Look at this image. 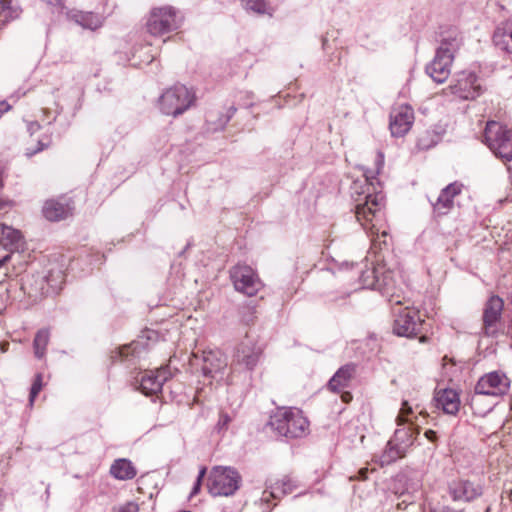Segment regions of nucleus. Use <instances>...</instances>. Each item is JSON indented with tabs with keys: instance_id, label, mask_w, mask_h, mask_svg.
<instances>
[{
	"instance_id": "c03bdc74",
	"label": "nucleus",
	"mask_w": 512,
	"mask_h": 512,
	"mask_svg": "<svg viewBox=\"0 0 512 512\" xmlns=\"http://www.w3.org/2000/svg\"><path fill=\"white\" fill-rule=\"evenodd\" d=\"M280 482L285 489L286 495L292 493L298 487L297 481L290 476H284Z\"/></svg>"
},
{
	"instance_id": "f3484780",
	"label": "nucleus",
	"mask_w": 512,
	"mask_h": 512,
	"mask_svg": "<svg viewBox=\"0 0 512 512\" xmlns=\"http://www.w3.org/2000/svg\"><path fill=\"white\" fill-rule=\"evenodd\" d=\"M504 307V302L499 296H491L485 303L483 311V331L486 336L497 334L499 322Z\"/></svg>"
},
{
	"instance_id": "7c9ffc66",
	"label": "nucleus",
	"mask_w": 512,
	"mask_h": 512,
	"mask_svg": "<svg viewBox=\"0 0 512 512\" xmlns=\"http://www.w3.org/2000/svg\"><path fill=\"white\" fill-rule=\"evenodd\" d=\"M492 40L494 45L500 50L507 53H512L511 36L509 33H504V28H502L500 25L496 27Z\"/></svg>"
},
{
	"instance_id": "393cba45",
	"label": "nucleus",
	"mask_w": 512,
	"mask_h": 512,
	"mask_svg": "<svg viewBox=\"0 0 512 512\" xmlns=\"http://www.w3.org/2000/svg\"><path fill=\"white\" fill-rule=\"evenodd\" d=\"M21 238L22 236L19 230L2 224V236L0 243L6 250H9L11 253H14L15 251L18 252L22 245Z\"/></svg>"
},
{
	"instance_id": "c756f323",
	"label": "nucleus",
	"mask_w": 512,
	"mask_h": 512,
	"mask_svg": "<svg viewBox=\"0 0 512 512\" xmlns=\"http://www.w3.org/2000/svg\"><path fill=\"white\" fill-rule=\"evenodd\" d=\"M380 271L381 265L373 266L363 270L359 277L362 287L366 289L377 290V282L379 281Z\"/></svg>"
},
{
	"instance_id": "a878e982",
	"label": "nucleus",
	"mask_w": 512,
	"mask_h": 512,
	"mask_svg": "<svg viewBox=\"0 0 512 512\" xmlns=\"http://www.w3.org/2000/svg\"><path fill=\"white\" fill-rule=\"evenodd\" d=\"M396 280L394 273L387 270L384 265H381L379 281L377 282V291L382 295L392 296L395 293Z\"/></svg>"
},
{
	"instance_id": "4be33fe9",
	"label": "nucleus",
	"mask_w": 512,
	"mask_h": 512,
	"mask_svg": "<svg viewBox=\"0 0 512 512\" xmlns=\"http://www.w3.org/2000/svg\"><path fill=\"white\" fill-rule=\"evenodd\" d=\"M438 407H441L444 413L456 415L460 408L459 394L454 389H444L439 391L435 397Z\"/></svg>"
},
{
	"instance_id": "f03ea898",
	"label": "nucleus",
	"mask_w": 512,
	"mask_h": 512,
	"mask_svg": "<svg viewBox=\"0 0 512 512\" xmlns=\"http://www.w3.org/2000/svg\"><path fill=\"white\" fill-rule=\"evenodd\" d=\"M309 421L297 408H277L265 425L277 437L296 439L305 436L308 432Z\"/></svg>"
},
{
	"instance_id": "423d86ee",
	"label": "nucleus",
	"mask_w": 512,
	"mask_h": 512,
	"mask_svg": "<svg viewBox=\"0 0 512 512\" xmlns=\"http://www.w3.org/2000/svg\"><path fill=\"white\" fill-rule=\"evenodd\" d=\"M241 476L232 467L215 466L209 473L207 488L212 496H231L240 487Z\"/></svg>"
},
{
	"instance_id": "864d4df0",
	"label": "nucleus",
	"mask_w": 512,
	"mask_h": 512,
	"mask_svg": "<svg viewBox=\"0 0 512 512\" xmlns=\"http://www.w3.org/2000/svg\"><path fill=\"white\" fill-rule=\"evenodd\" d=\"M139 345H140V341H132V342H130V344H129L130 352H136Z\"/></svg>"
},
{
	"instance_id": "473e14b6",
	"label": "nucleus",
	"mask_w": 512,
	"mask_h": 512,
	"mask_svg": "<svg viewBox=\"0 0 512 512\" xmlns=\"http://www.w3.org/2000/svg\"><path fill=\"white\" fill-rule=\"evenodd\" d=\"M286 492L283 488L280 480L276 481L275 483L272 482H266V489L263 492L262 501L269 502L270 499H280L281 497L285 496Z\"/></svg>"
},
{
	"instance_id": "f704fd0d",
	"label": "nucleus",
	"mask_w": 512,
	"mask_h": 512,
	"mask_svg": "<svg viewBox=\"0 0 512 512\" xmlns=\"http://www.w3.org/2000/svg\"><path fill=\"white\" fill-rule=\"evenodd\" d=\"M439 141V135L434 131L426 130L419 135L417 139V147L420 150H428L434 147Z\"/></svg>"
},
{
	"instance_id": "9b49d317",
	"label": "nucleus",
	"mask_w": 512,
	"mask_h": 512,
	"mask_svg": "<svg viewBox=\"0 0 512 512\" xmlns=\"http://www.w3.org/2000/svg\"><path fill=\"white\" fill-rule=\"evenodd\" d=\"M423 323L417 310L405 307L395 314L393 332L402 337H416L421 333Z\"/></svg>"
},
{
	"instance_id": "7ed1b4c3",
	"label": "nucleus",
	"mask_w": 512,
	"mask_h": 512,
	"mask_svg": "<svg viewBox=\"0 0 512 512\" xmlns=\"http://www.w3.org/2000/svg\"><path fill=\"white\" fill-rule=\"evenodd\" d=\"M462 40L460 33L455 30L441 40L434 58L425 67L427 75L436 83H443L448 79L455 53L460 49Z\"/></svg>"
},
{
	"instance_id": "37998d69",
	"label": "nucleus",
	"mask_w": 512,
	"mask_h": 512,
	"mask_svg": "<svg viewBox=\"0 0 512 512\" xmlns=\"http://www.w3.org/2000/svg\"><path fill=\"white\" fill-rule=\"evenodd\" d=\"M50 137L46 136L45 138L38 139L36 148H27L26 149V155L28 157L34 156L37 153L43 151L45 148H47L50 145Z\"/></svg>"
},
{
	"instance_id": "4468645a",
	"label": "nucleus",
	"mask_w": 512,
	"mask_h": 512,
	"mask_svg": "<svg viewBox=\"0 0 512 512\" xmlns=\"http://www.w3.org/2000/svg\"><path fill=\"white\" fill-rule=\"evenodd\" d=\"M453 501L471 502L483 494V486L468 479L453 480L448 485Z\"/></svg>"
},
{
	"instance_id": "338daca9",
	"label": "nucleus",
	"mask_w": 512,
	"mask_h": 512,
	"mask_svg": "<svg viewBox=\"0 0 512 512\" xmlns=\"http://www.w3.org/2000/svg\"><path fill=\"white\" fill-rule=\"evenodd\" d=\"M426 339H427V338H426L425 336H421V337H420V341H421V342H425V341H426Z\"/></svg>"
},
{
	"instance_id": "5fc2aeb1",
	"label": "nucleus",
	"mask_w": 512,
	"mask_h": 512,
	"mask_svg": "<svg viewBox=\"0 0 512 512\" xmlns=\"http://www.w3.org/2000/svg\"><path fill=\"white\" fill-rule=\"evenodd\" d=\"M12 201L0 199V210H4L11 205Z\"/></svg>"
},
{
	"instance_id": "5701e85b",
	"label": "nucleus",
	"mask_w": 512,
	"mask_h": 512,
	"mask_svg": "<svg viewBox=\"0 0 512 512\" xmlns=\"http://www.w3.org/2000/svg\"><path fill=\"white\" fill-rule=\"evenodd\" d=\"M67 17L85 29L96 30L102 26L103 19L100 15L93 12H83L79 10H69Z\"/></svg>"
},
{
	"instance_id": "bb28decb",
	"label": "nucleus",
	"mask_w": 512,
	"mask_h": 512,
	"mask_svg": "<svg viewBox=\"0 0 512 512\" xmlns=\"http://www.w3.org/2000/svg\"><path fill=\"white\" fill-rule=\"evenodd\" d=\"M415 433L419 434L418 428L415 431L411 426H404L395 430L391 440L407 452V449L414 442Z\"/></svg>"
},
{
	"instance_id": "ea45409f",
	"label": "nucleus",
	"mask_w": 512,
	"mask_h": 512,
	"mask_svg": "<svg viewBox=\"0 0 512 512\" xmlns=\"http://www.w3.org/2000/svg\"><path fill=\"white\" fill-rule=\"evenodd\" d=\"M43 279L51 288H56L60 283H62L64 275L61 270L57 271L56 274H54L53 271H49Z\"/></svg>"
},
{
	"instance_id": "4d7b16f0",
	"label": "nucleus",
	"mask_w": 512,
	"mask_h": 512,
	"mask_svg": "<svg viewBox=\"0 0 512 512\" xmlns=\"http://www.w3.org/2000/svg\"><path fill=\"white\" fill-rule=\"evenodd\" d=\"M136 475H137V470L130 463V479L134 478Z\"/></svg>"
},
{
	"instance_id": "412c9836",
	"label": "nucleus",
	"mask_w": 512,
	"mask_h": 512,
	"mask_svg": "<svg viewBox=\"0 0 512 512\" xmlns=\"http://www.w3.org/2000/svg\"><path fill=\"white\" fill-rule=\"evenodd\" d=\"M82 92L77 87H71L65 95H62L56 102V115L48 121V124H52L56 121L57 116H59L65 109V107H72V117L76 115V113L82 107Z\"/></svg>"
},
{
	"instance_id": "e2e57ef3",
	"label": "nucleus",
	"mask_w": 512,
	"mask_h": 512,
	"mask_svg": "<svg viewBox=\"0 0 512 512\" xmlns=\"http://www.w3.org/2000/svg\"><path fill=\"white\" fill-rule=\"evenodd\" d=\"M11 257H12V255L7 254V255H5V256L2 258V260H1V261H2L3 263H5V262L9 261V260L11 259Z\"/></svg>"
},
{
	"instance_id": "4c0bfd02",
	"label": "nucleus",
	"mask_w": 512,
	"mask_h": 512,
	"mask_svg": "<svg viewBox=\"0 0 512 512\" xmlns=\"http://www.w3.org/2000/svg\"><path fill=\"white\" fill-rule=\"evenodd\" d=\"M247 10H251L257 14H265L268 12V4L266 0H240Z\"/></svg>"
},
{
	"instance_id": "f8f14e48",
	"label": "nucleus",
	"mask_w": 512,
	"mask_h": 512,
	"mask_svg": "<svg viewBox=\"0 0 512 512\" xmlns=\"http://www.w3.org/2000/svg\"><path fill=\"white\" fill-rule=\"evenodd\" d=\"M510 390V380L505 373L493 371L483 375L475 386V392L488 396H503Z\"/></svg>"
},
{
	"instance_id": "3c124183",
	"label": "nucleus",
	"mask_w": 512,
	"mask_h": 512,
	"mask_svg": "<svg viewBox=\"0 0 512 512\" xmlns=\"http://www.w3.org/2000/svg\"><path fill=\"white\" fill-rule=\"evenodd\" d=\"M424 435L430 442H436L438 439L437 433L434 430L429 429L425 431Z\"/></svg>"
},
{
	"instance_id": "58836bf2",
	"label": "nucleus",
	"mask_w": 512,
	"mask_h": 512,
	"mask_svg": "<svg viewBox=\"0 0 512 512\" xmlns=\"http://www.w3.org/2000/svg\"><path fill=\"white\" fill-rule=\"evenodd\" d=\"M232 422V416L227 412L221 411L219 413L218 422L215 425V431L219 434L225 433Z\"/></svg>"
},
{
	"instance_id": "9d476101",
	"label": "nucleus",
	"mask_w": 512,
	"mask_h": 512,
	"mask_svg": "<svg viewBox=\"0 0 512 512\" xmlns=\"http://www.w3.org/2000/svg\"><path fill=\"white\" fill-rule=\"evenodd\" d=\"M262 354L263 349L257 341L249 335H246L235 348L232 366L240 367L247 371H253L258 365Z\"/></svg>"
},
{
	"instance_id": "20e7f679",
	"label": "nucleus",
	"mask_w": 512,
	"mask_h": 512,
	"mask_svg": "<svg viewBox=\"0 0 512 512\" xmlns=\"http://www.w3.org/2000/svg\"><path fill=\"white\" fill-rule=\"evenodd\" d=\"M195 103V92L183 84H176L166 89L158 99L160 111L174 118L184 114Z\"/></svg>"
},
{
	"instance_id": "39448f33",
	"label": "nucleus",
	"mask_w": 512,
	"mask_h": 512,
	"mask_svg": "<svg viewBox=\"0 0 512 512\" xmlns=\"http://www.w3.org/2000/svg\"><path fill=\"white\" fill-rule=\"evenodd\" d=\"M483 141L494 155L504 161H512V129L497 121L486 123Z\"/></svg>"
},
{
	"instance_id": "8fccbe9b",
	"label": "nucleus",
	"mask_w": 512,
	"mask_h": 512,
	"mask_svg": "<svg viewBox=\"0 0 512 512\" xmlns=\"http://www.w3.org/2000/svg\"><path fill=\"white\" fill-rule=\"evenodd\" d=\"M40 124L38 121H32L29 122L27 125V130L30 133V135H33L35 132H37L40 129Z\"/></svg>"
},
{
	"instance_id": "cd10ccee",
	"label": "nucleus",
	"mask_w": 512,
	"mask_h": 512,
	"mask_svg": "<svg viewBox=\"0 0 512 512\" xmlns=\"http://www.w3.org/2000/svg\"><path fill=\"white\" fill-rule=\"evenodd\" d=\"M406 454V451L398 446L396 443H394L392 440H389L385 450L380 456V465L381 466H387L391 463L395 462L396 460L404 457Z\"/></svg>"
},
{
	"instance_id": "13d9d810",
	"label": "nucleus",
	"mask_w": 512,
	"mask_h": 512,
	"mask_svg": "<svg viewBox=\"0 0 512 512\" xmlns=\"http://www.w3.org/2000/svg\"><path fill=\"white\" fill-rule=\"evenodd\" d=\"M143 49H148V50H149V49H150V46H149V45L141 46L139 49H137L136 47H134V51H135V52H134V54H133V58H135V57H136V55H135V54H136L137 52L142 51Z\"/></svg>"
},
{
	"instance_id": "0e129e2a",
	"label": "nucleus",
	"mask_w": 512,
	"mask_h": 512,
	"mask_svg": "<svg viewBox=\"0 0 512 512\" xmlns=\"http://www.w3.org/2000/svg\"><path fill=\"white\" fill-rule=\"evenodd\" d=\"M49 488H50V486L48 485V486H47V488H46V490H45L46 499H48V498H49V496H50Z\"/></svg>"
},
{
	"instance_id": "79ce46f5",
	"label": "nucleus",
	"mask_w": 512,
	"mask_h": 512,
	"mask_svg": "<svg viewBox=\"0 0 512 512\" xmlns=\"http://www.w3.org/2000/svg\"><path fill=\"white\" fill-rule=\"evenodd\" d=\"M128 356V344H124L115 348L111 354L112 363L124 362Z\"/></svg>"
},
{
	"instance_id": "09e8293b",
	"label": "nucleus",
	"mask_w": 512,
	"mask_h": 512,
	"mask_svg": "<svg viewBox=\"0 0 512 512\" xmlns=\"http://www.w3.org/2000/svg\"><path fill=\"white\" fill-rule=\"evenodd\" d=\"M401 496L404 497V499L402 502L397 503V507L398 509H406L407 506L412 503V500H410V496L405 493H402Z\"/></svg>"
},
{
	"instance_id": "ddd939ff",
	"label": "nucleus",
	"mask_w": 512,
	"mask_h": 512,
	"mask_svg": "<svg viewBox=\"0 0 512 512\" xmlns=\"http://www.w3.org/2000/svg\"><path fill=\"white\" fill-rule=\"evenodd\" d=\"M478 78L475 73L462 71L457 74V78L449 88L451 93L463 100H473L481 95V85L477 83Z\"/></svg>"
},
{
	"instance_id": "69168bd1",
	"label": "nucleus",
	"mask_w": 512,
	"mask_h": 512,
	"mask_svg": "<svg viewBox=\"0 0 512 512\" xmlns=\"http://www.w3.org/2000/svg\"><path fill=\"white\" fill-rule=\"evenodd\" d=\"M326 44H327V38L323 37L322 38V46H323V48H325Z\"/></svg>"
},
{
	"instance_id": "a19ab883",
	"label": "nucleus",
	"mask_w": 512,
	"mask_h": 512,
	"mask_svg": "<svg viewBox=\"0 0 512 512\" xmlns=\"http://www.w3.org/2000/svg\"><path fill=\"white\" fill-rule=\"evenodd\" d=\"M412 413V407L409 405L407 401L402 402V407L400 410V414L397 416L396 421L397 425H405L406 423L410 422V419L408 418V415Z\"/></svg>"
},
{
	"instance_id": "a211bd4d",
	"label": "nucleus",
	"mask_w": 512,
	"mask_h": 512,
	"mask_svg": "<svg viewBox=\"0 0 512 512\" xmlns=\"http://www.w3.org/2000/svg\"><path fill=\"white\" fill-rule=\"evenodd\" d=\"M463 185L457 181L443 188L435 202H431L433 213L437 217L447 215L454 206V198L462 191Z\"/></svg>"
},
{
	"instance_id": "1a4fd4ad",
	"label": "nucleus",
	"mask_w": 512,
	"mask_h": 512,
	"mask_svg": "<svg viewBox=\"0 0 512 512\" xmlns=\"http://www.w3.org/2000/svg\"><path fill=\"white\" fill-rule=\"evenodd\" d=\"M230 278L236 291L249 297L256 295L263 283L257 272L246 264H237L230 269Z\"/></svg>"
},
{
	"instance_id": "0eeeda50",
	"label": "nucleus",
	"mask_w": 512,
	"mask_h": 512,
	"mask_svg": "<svg viewBox=\"0 0 512 512\" xmlns=\"http://www.w3.org/2000/svg\"><path fill=\"white\" fill-rule=\"evenodd\" d=\"M181 21L174 7H155L150 11L147 20V31L153 36H162L178 29Z\"/></svg>"
},
{
	"instance_id": "b1692460",
	"label": "nucleus",
	"mask_w": 512,
	"mask_h": 512,
	"mask_svg": "<svg viewBox=\"0 0 512 512\" xmlns=\"http://www.w3.org/2000/svg\"><path fill=\"white\" fill-rule=\"evenodd\" d=\"M355 373L354 364H346L340 367L328 382V387L334 392L341 391L349 386Z\"/></svg>"
},
{
	"instance_id": "6e6d98bb",
	"label": "nucleus",
	"mask_w": 512,
	"mask_h": 512,
	"mask_svg": "<svg viewBox=\"0 0 512 512\" xmlns=\"http://www.w3.org/2000/svg\"><path fill=\"white\" fill-rule=\"evenodd\" d=\"M440 512H462V511H456L455 509L449 507V506H444Z\"/></svg>"
},
{
	"instance_id": "c85d7f7f",
	"label": "nucleus",
	"mask_w": 512,
	"mask_h": 512,
	"mask_svg": "<svg viewBox=\"0 0 512 512\" xmlns=\"http://www.w3.org/2000/svg\"><path fill=\"white\" fill-rule=\"evenodd\" d=\"M50 333L48 329H40L35 334L33 339L34 355L37 359L41 360L46 355V348L49 343Z\"/></svg>"
},
{
	"instance_id": "2eb2a0df",
	"label": "nucleus",
	"mask_w": 512,
	"mask_h": 512,
	"mask_svg": "<svg viewBox=\"0 0 512 512\" xmlns=\"http://www.w3.org/2000/svg\"><path fill=\"white\" fill-rule=\"evenodd\" d=\"M75 209L74 201L70 197H59L45 201L42 213L50 222H59L71 216Z\"/></svg>"
},
{
	"instance_id": "680f3d73",
	"label": "nucleus",
	"mask_w": 512,
	"mask_h": 512,
	"mask_svg": "<svg viewBox=\"0 0 512 512\" xmlns=\"http://www.w3.org/2000/svg\"><path fill=\"white\" fill-rule=\"evenodd\" d=\"M359 473H360L362 479H366L367 478V474H368V470L367 469H362V470L359 471Z\"/></svg>"
},
{
	"instance_id": "603ef678",
	"label": "nucleus",
	"mask_w": 512,
	"mask_h": 512,
	"mask_svg": "<svg viewBox=\"0 0 512 512\" xmlns=\"http://www.w3.org/2000/svg\"><path fill=\"white\" fill-rule=\"evenodd\" d=\"M376 164H377V173H379L380 169L382 168V166L384 164V155H383V153L378 152Z\"/></svg>"
},
{
	"instance_id": "f257e3e1",
	"label": "nucleus",
	"mask_w": 512,
	"mask_h": 512,
	"mask_svg": "<svg viewBox=\"0 0 512 512\" xmlns=\"http://www.w3.org/2000/svg\"><path fill=\"white\" fill-rule=\"evenodd\" d=\"M374 177L364 174L362 179L353 181L351 196L354 199V215L360 225H366L368 221H378L383 216L384 196L377 192L373 184Z\"/></svg>"
},
{
	"instance_id": "e433bc0d",
	"label": "nucleus",
	"mask_w": 512,
	"mask_h": 512,
	"mask_svg": "<svg viewBox=\"0 0 512 512\" xmlns=\"http://www.w3.org/2000/svg\"><path fill=\"white\" fill-rule=\"evenodd\" d=\"M42 388H43V375L41 373H37L34 376V379H33V382H32V385H31L30 391H29V398H28L29 406L32 407L34 405V402H35L36 398L38 397Z\"/></svg>"
},
{
	"instance_id": "052dcab7",
	"label": "nucleus",
	"mask_w": 512,
	"mask_h": 512,
	"mask_svg": "<svg viewBox=\"0 0 512 512\" xmlns=\"http://www.w3.org/2000/svg\"><path fill=\"white\" fill-rule=\"evenodd\" d=\"M352 398L351 394L346 392L342 395V399L344 402H348Z\"/></svg>"
},
{
	"instance_id": "2f4dec72",
	"label": "nucleus",
	"mask_w": 512,
	"mask_h": 512,
	"mask_svg": "<svg viewBox=\"0 0 512 512\" xmlns=\"http://www.w3.org/2000/svg\"><path fill=\"white\" fill-rule=\"evenodd\" d=\"M237 108L235 106H230L227 109V112L225 114L220 115L216 121L213 120L214 115L210 113L207 116V123L211 125L210 129L213 131L223 130L230 119L234 116L236 113Z\"/></svg>"
},
{
	"instance_id": "dca6fc26",
	"label": "nucleus",
	"mask_w": 512,
	"mask_h": 512,
	"mask_svg": "<svg viewBox=\"0 0 512 512\" xmlns=\"http://www.w3.org/2000/svg\"><path fill=\"white\" fill-rule=\"evenodd\" d=\"M414 121V111L408 105H402L394 108L390 113L389 128L392 136L402 137L412 127Z\"/></svg>"
},
{
	"instance_id": "aec40b11",
	"label": "nucleus",
	"mask_w": 512,
	"mask_h": 512,
	"mask_svg": "<svg viewBox=\"0 0 512 512\" xmlns=\"http://www.w3.org/2000/svg\"><path fill=\"white\" fill-rule=\"evenodd\" d=\"M382 218L383 216H381L378 221L374 219L372 221H368L365 226L361 225L366 231L370 233L371 246L369 253L374 254L376 262L382 261V251L389 248V243L387 240L389 235L387 231L383 230L381 233H379V228H377L378 224L382 221Z\"/></svg>"
},
{
	"instance_id": "bf43d9fd",
	"label": "nucleus",
	"mask_w": 512,
	"mask_h": 512,
	"mask_svg": "<svg viewBox=\"0 0 512 512\" xmlns=\"http://www.w3.org/2000/svg\"><path fill=\"white\" fill-rule=\"evenodd\" d=\"M116 512H128V503H125Z\"/></svg>"
},
{
	"instance_id": "6e6552de",
	"label": "nucleus",
	"mask_w": 512,
	"mask_h": 512,
	"mask_svg": "<svg viewBox=\"0 0 512 512\" xmlns=\"http://www.w3.org/2000/svg\"><path fill=\"white\" fill-rule=\"evenodd\" d=\"M171 377L172 373L167 367H162L155 371H140L133 376L130 386L146 396L157 395Z\"/></svg>"
},
{
	"instance_id": "6ab92c4d",
	"label": "nucleus",
	"mask_w": 512,
	"mask_h": 512,
	"mask_svg": "<svg viewBox=\"0 0 512 512\" xmlns=\"http://www.w3.org/2000/svg\"><path fill=\"white\" fill-rule=\"evenodd\" d=\"M202 373L205 377L214 378L223 373L227 367V358L219 349H206L201 352Z\"/></svg>"
},
{
	"instance_id": "774afa93",
	"label": "nucleus",
	"mask_w": 512,
	"mask_h": 512,
	"mask_svg": "<svg viewBox=\"0 0 512 512\" xmlns=\"http://www.w3.org/2000/svg\"><path fill=\"white\" fill-rule=\"evenodd\" d=\"M43 112H44L45 115L50 113V111L48 109H44Z\"/></svg>"
},
{
	"instance_id": "49530a36",
	"label": "nucleus",
	"mask_w": 512,
	"mask_h": 512,
	"mask_svg": "<svg viewBox=\"0 0 512 512\" xmlns=\"http://www.w3.org/2000/svg\"><path fill=\"white\" fill-rule=\"evenodd\" d=\"M89 257H91L90 264L93 266L102 265L106 259V255L104 253H100L99 251L91 253Z\"/></svg>"
},
{
	"instance_id": "72a5a7b5",
	"label": "nucleus",
	"mask_w": 512,
	"mask_h": 512,
	"mask_svg": "<svg viewBox=\"0 0 512 512\" xmlns=\"http://www.w3.org/2000/svg\"><path fill=\"white\" fill-rule=\"evenodd\" d=\"M17 17L18 11L12 7L11 0H0V30Z\"/></svg>"
},
{
	"instance_id": "de8ad7c7",
	"label": "nucleus",
	"mask_w": 512,
	"mask_h": 512,
	"mask_svg": "<svg viewBox=\"0 0 512 512\" xmlns=\"http://www.w3.org/2000/svg\"><path fill=\"white\" fill-rule=\"evenodd\" d=\"M154 59V56L148 52H144V57L143 59H141L139 62H133L131 63L130 62V65H133V66H137V67H140L142 63H145V64H150ZM132 59L130 58V61Z\"/></svg>"
},
{
	"instance_id": "a18cd8bd",
	"label": "nucleus",
	"mask_w": 512,
	"mask_h": 512,
	"mask_svg": "<svg viewBox=\"0 0 512 512\" xmlns=\"http://www.w3.org/2000/svg\"><path fill=\"white\" fill-rule=\"evenodd\" d=\"M206 472H207L206 467H201V469L199 470L197 479H196V481L193 485V488L191 490L190 497L195 496L196 494L199 493L201 485H202V481L206 475Z\"/></svg>"
},
{
	"instance_id": "c9c22d12",
	"label": "nucleus",
	"mask_w": 512,
	"mask_h": 512,
	"mask_svg": "<svg viewBox=\"0 0 512 512\" xmlns=\"http://www.w3.org/2000/svg\"><path fill=\"white\" fill-rule=\"evenodd\" d=\"M111 475L119 480L128 479V459L120 458L114 461L110 468Z\"/></svg>"
}]
</instances>
